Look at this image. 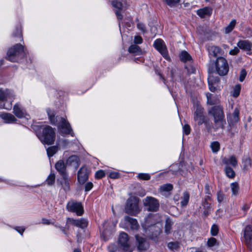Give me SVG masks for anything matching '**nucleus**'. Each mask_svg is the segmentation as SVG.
Here are the masks:
<instances>
[{
  "label": "nucleus",
  "instance_id": "nucleus-1",
  "mask_svg": "<svg viewBox=\"0 0 252 252\" xmlns=\"http://www.w3.org/2000/svg\"><path fill=\"white\" fill-rule=\"evenodd\" d=\"M208 113L213 119V128L215 131L224 128L226 123L221 106L220 105L213 106L208 110Z\"/></svg>",
  "mask_w": 252,
  "mask_h": 252
},
{
  "label": "nucleus",
  "instance_id": "nucleus-2",
  "mask_svg": "<svg viewBox=\"0 0 252 252\" xmlns=\"http://www.w3.org/2000/svg\"><path fill=\"white\" fill-rule=\"evenodd\" d=\"M47 113L51 123L57 125L62 133L69 134L72 131L69 123L63 118L55 117L54 112L49 109H47Z\"/></svg>",
  "mask_w": 252,
  "mask_h": 252
},
{
  "label": "nucleus",
  "instance_id": "nucleus-3",
  "mask_svg": "<svg viewBox=\"0 0 252 252\" xmlns=\"http://www.w3.org/2000/svg\"><path fill=\"white\" fill-rule=\"evenodd\" d=\"M26 56L24 46L20 44H16L10 48L7 52L6 59L12 62H18Z\"/></svg>",
  "mask_w": 252,
  "mask_h": 252
},
{
  "label": "nucleus",
  "instance_id": "nucleus-4",
  "mask_svg": "<svg viewBox=\"0 0 252 252\" xmlns=\"http://www.w3.org/2000/svg\"><path fill=\"white\" fill-rule=\"evenodd\" d=\"M14 98L15 95L12 91L0 89V108L11 110L12 101Z\"/></svg>",
  "mask_w": 252,
  "mask_h": 252
},
{
  "label": "nucleus",
  "instance_id": "nucleus-5",
  "mask_svg": "<svg viewBox=\"0 0 252 252\" xmlns=\"http://www.w3.org/2000/svg\"><path fill=\"white\" fill-rule=\"evenodd\" d=\"M55 132L53 128L49 126L43 128L42 133L38 135L41 142L44 144L52 145L55 140Z\"/></svg>",
  "mask_w": 252,
  "mask_h": 252
},
{
  "label": "nucleus",
  "instance_id": "nucleus-6",
  "mask_svg": "<svg viewBox=\"0 0 252 252\" xmlns=\"http://www.w3.org/2000/svg\"><path fill=\"white\" fill-rule=\"evenodd\" d=\"M139 199L135 196H130L127 200L125 212L131 216H136L140 211L139 208Z\"/></svg>",
  "mask_w": 252,
  "mask_h": 252
},
{
  "label": "nucleus",
  "instance_id": "nucleus-7",
  "mask_svg": "<svg viewBox=\"0 0 252 252\" xmlns=\"http://www.w3.org/2000/svg\"><path fill=\"white\" fill-rule=\"evenodd\" d=\"M143 206L150 212H157L158 210L159 203L158 200L152 196H147L143 200Z\"/></svg>",
  "mask_w": 252,
  "mask_h": 252
},
{
  "label": "nucleus",
  "instance_id": "nucleus-8",
  "mask_svg": "<svg viewBox=\"0 0 252 252\" xmlns=\"http://www.w3.org/2000/svg\"><path fill=\"white\" fill-rule=\"evenodd\" d=\"M216 69L217 73L220 76L227 74L229 66L227 61L223 57H219L216 62Z\"/></svg>",
  "mask_w": 252,
  "mask_h": 252
},
{
  "label": "nucleus",
  "instance_id": "nucleus-9",
  "mask_svg": "<svg viewBox=\"0 0 252 252\" xmlns=\"http://www.w3.org/2000/svg\"><path fill=\"white\" fill-rule=\"evenodd\" d=\"M67 210L71 212L75 213L77 216H82L84 213V209L80 202L70 201L66 205Z\"/></svg>",
  "mask_w": 252,
  "mask_h": 252
},
{
  "label": "nucleus",
  "instance_id": "nucleus-10",
  "mask_svg": "<svg viewBox=\"0 0 252 252\" xmlns=\"http://www.w3.org/2000/svg\"><path fill=\"white\" fill-rule=\"evenodd\" d=\"M154 46L166 60L169 59L166 46L162 39H158L156 40L154 42Z\"/></svg>",
  "mask_w": 252,
  "mask_h": 252
},
{
  "label": "nucleus",
  "instance_id": "nucleus-11",
  "mask_svg": "<svg viewBox=\"0 0 252 252\" xmlns=\"http://www.w3.org/2000/svg\"><path fill=\"white\" fill-rule=\"evenodd\" d=\"M119 243L126 252H132L130 248V242L128 235L125 232L120 233L119 238Z\"/></svg>",
  "mask_w": 252,
  "mask_h": 252
},
{
  "label": "nucleus",
  "instance_id": "nucleus-12",
  "mask_svg": "<svg viewBox=\"0 0 252 252\" xmlns=\"http://www.w3.org/2000/svg\"><path fill=\"white\" fill-rule=\"evenodd\" d=\"M244 239L248 248L252 249V226L248 225L246 227L244 233Z\"/></svg>",
  "mask_w": 252,
  "mask_h": 252
},
{
  "label": "nucleus",
  "instance_id": "nucleus-13",
  "mask_svg": "<svg viewBox=\"0 0 252 252\" xmlns=\"http://www.w3.org/2000/svg\"><path fill=\"white\" fill-rule=\"evenodd\" d=\"M209 88L210 91L215 92L218 87L220 82V78L210 74L208 78Z\"/></svg>",
  "mask_w": 252,
  "mask_h": 252
},
{
  "label": "nucleus",
  "instance_id": "nucleus-14",
  "mask_svg": "<svg viewBox=\"0 0 252 252\" xmlns=\"http://www.w3.org/2000/svg\"><path fill=\"white\" fill-rule=\"evenodd\" d=\"M77 179L80 184H83L88 178L87 168L85 166H82L78 171Z\"/></svg>",
  "mask_w": 252,
  "mask_h": 252
},
{
  "label": "nucleus",
  "instance_id": "nucleus-15",
  "mask_svg": "<svg viewBox=\"0 0 252 252\" xmlns=\"http://www.w3.org/2000/svg\"><path fill=\"white\" fill-rule=\"evenodd\" d=\"M67 223H71L73 225L81 228L86 227L88 225V221L85 219L75 220L71 218H68L67 219Z\"/></svg>",
  "mask_w": 252,
  "mask_h": 252
},
{
  "label": "nucleus",
  "instance_id": "nucleus-16",
  "mask_svg": "<svg viewBox=\"0 0 252 252\" xmlns=\"http://www.w3.org/2000/svg\"><path fill=\"white\" fill-rule=\"evenodd\" d=\"M137 248L140 251L145 250L148 247V244L146 239L139 235H135Z\"/></svg>",
  "mask_w": 252,
  "mask_h": 252
},
{
  "label": "nucleus",
  "instance_id": "nucleus-17",
  "mask_svg": "<svg viewBox=\"0 0 252 252\" xmlns=\"http://www.w3.org/2000/svg\"><path fill=\"white\" fill-rule=\"evenodd\" d=\"M67 166H71L76 169L79 166V158L75 155L70 156L66 161Z\"/></svg>",
  "mask_w": 252,
  "mask_h": 252
},
{
  "label": "nucleus",
  "instance_id": "nucleus-18",
  "mask_svg": "<svg viewBox=\"0 0 252 252\" xmlns=\"http://www.w3.org/2000/svg\"><path fill=\"white\" fill-rule=\"evenodd\" d=\"M111 4L114 7L117 9L115 11V14L117 18L120 20L122 19L123 16L121 11L122 10L123 4L117 0H114L111 1Z\"/></svg>",
  "mask_w": 252,
  "mask_h": 252
},
{
  "label": "nucleus",
  "instance_id": "nucleus-19",
  "mask_svg": "<svg viewBox=\"0 0 252 252\" xmlns=\"http://www.w3.org/2000/svg\"><path fill=\"white\" fill-rule=\"evenodd\" d=\"M13 112L15 115L19 118L24 117L26 114L25 109L19 103H16L14 105Z\"/></svg>",
  "mask_w": 252,
  "mask_h": 252
},
{
  "label": "nucleus",
  "instance_id": "nucleus-20",
  "mask_svg": "<svg viewBox=\"0 0 252 252\" xmlns=\"http://www.w3.org/2000/svg\"><path fill=\"white\" fill-rule=\"evenodd\" d=\"M66 166L63 160H60L56 162L55 168L61 175H63L67 174L66 168Z\"/></svg>",
  "mask_w": 252,
  "mask_h": 252
},
{
  "label": "nucleus",
  "instance_id": "nucleus-21",
  "mask_svg": "<svg viewBox=\"0 0 252 252\" xmlns=\"http://www.w3.org/2000/svg\"><path fill=\"white\" fill-rule=\"evenodd\" d=\"M61 176L60 184L65 191H67L69 189L70 182L68 174L61 175Z\"/></svg>",
  "mask_w": 252,
  "mask_h": 252
},
{
  "label": "nucleus",
  "instance_id": "nucleus-22",
  "mask_svg": "<svg viewBox=\"0 0 252 252\" xmlns=\"http://www.w3.org/2000/svg\"><path fill=\"white\" fill-rule=\"evenodd\" d=\"M125 220L130 224V228L132 230H137L138 229L139 225L136 219L129 216H126L125 217Z\"/></svg>",
  "mask_w": 252,
  "mask_h": 252
},
{
  "label": "nucleus",
  "instance_id": "nucleus-23",
  "mask_svg": "<svg viewBox=\"0 0 252 252\" xmlns=\"http://www.w3.org/2000/svg\"><path fill=\"white\" fill-rule=\"evenodd\" d=\"M0 117L3 119L6 123H14L17 121L16 118L10 113H2Z\"/></svg>",
  "mask_w": 252,
  "mask_h": 252
},
{
  "label": "nucleus",
  "instance_id": "nucleus-24",
  "mask_svg": "<svg viewBox=\"0 0 252 252\" xmlns=\"http://www.w3.org/2000/svg\"><path fill=\"white\" fill-rule=\"evenodd\" d=\"M208 51L210 56L214 57H217L218 56L221 55V49L216 46H210L208 48Z\"/></svg>",
  "mask_w": 252,
  "mask_h": 252
},
{
  "label": "nucleus",
  "instance_id": "nucleus-25",
  "mask_svg": "<svg viewBox=\"0 0 252 252\" xmlns=\"http://www.w3.org/2000/svg\"><path fill=\"white\" fill-rule=\"evenodd\" d=\"M237 45L240 49L248 51H251L252 47V43L248 40H240Z\"/></svg>",
  "mask_w": 252,
  "mask_h": 252
},
{
  "label": "nucleus",
  "instance_id": "nucleus-26",
  "mask_svg": "<svg viewBox=\"0 0 252 252\" xmlns=\"http://www.w3.org/2000/svg\"><path fill=\"white\" fill-rule=\"evenodd\" d=\"M222 162L225 165H231L233 167H236L237 165V160L235 156H232L229 158H223Z\"/></svg>",
  "mask_w": 252,
  "mask_h": 252
},
{
  "label": "nucleus",
  "instance_id": "nucleus-27",
  "mask_svg": "<svg viewBox=\"0 0 252 252\" xmlns=\"http://www.w3.org/2000/svg\"><path fill=\"white\" fill-rule=\"evenodd\" d=\"M239 110L237 108H235L229 117L230 122L232 124L237 123L239 120Z\"/></svg>",
  "mask_w": 252,
  "mask_h": 252
},
{
  "label": "nucleus",
  "instance_id": "nucleus-28",
  "mask_svg": "<svg viewBox=\"0 0 252 252\" xmlns=\"http://www.w3.org/2000/svg\"><path fill=\"white\" fill-rule=\"evenodd\" d=\"M193 109V114L204 115V109L199 102H194Z\"/></svg>",
  "mask_w": 252,
  "mask_h": 252
},
{
  "label": "nucleus",
  "instance_id": "nucleus-29",
  "mask_svg": "<svg viewBox=\"0 0 252 252\" xmlns=\"http://www.w3.org/2000/svg\"><path fill=\"white\" fill-rule=\"evenodd\" d=\"M212 13L211 9L208 7H205L202 9H200L197 10V14L200 17H204L206 15H210Z\"/></svg>",
  "mask_w": 252,
  "mask_h": 252
},
{
  "label": "nucleus",
  "instance_id": "nucleus-30",
  "mask_svg": "<svg viewBox=\"0 0 252 252\" xmlns=\"http://www.w3.org/2000/svg\"><path fill=\"white\" fill-rule=\"evenodd\" d=\"M193 120L198 125L206 124V118L204 115L193 114Z\"/></svg>",
  "mask_w": 252,
  "mask_h": 252
},
{
  "label": "nucleus",
  "instance_id": "nucleus-31",
  "mask_svg": "<svg viewBox=\"0 0 252 252\" xmlns=\"http://www.w3.org/2000/svg\"><path fill=\"white\" fill-rule=\"evenodd\" d=\"M202 206L204 209L203 214L205 216L207 217L210 214L211 211H212L211 204L207 201L204 200L202 202Z\"/></svg>",
  "mask_w": 252,
  "mask_h": 252
},
{
  "label": "nucleus",
  "instance_id": "nucleus-32",
  "mask_svg": "<svg viewBox=\"0 0 252 252\" xmlns=\"http://www.w3.org/2000/svg\"><path fill=\"white\" fill-rule=\"evenodd\" d=\"M180 60L183 62L190 61L192 60L190 55L186 51H182L180 54Z\"/></svg>",
  "mask_w": 252,
  "mask_h": 252
},
{
  "label": "nucleus",
  "instance_id": "nucleus-33",
  "mask_svg": "<svg viewBox=\"0 0 252 252\" xmlns=\"http://www.w3.org/2000/svg\"><path fill=\"white\" fill-rule=\"evenodd\" d=\"M128 52L135 55H139L142 52L139 46L136 44L131 45L128 48Z\"/></svg>",
  "mask_w": 252,
  "mask_h": 252
},
{
  "label": "nucleus",
  "instance_id": "nucleus-34",
  "mask_svg": "<svg viewBox=\"0 0 252 252\" xmlns=\"http://www.w3.org/2000/svg\"><path fill=\"white\" fill-rule=\"evenodd\" d=\"M173 189V185L171 184H166L162 185L159 188V192L163 194L165 192H168L172 190Z\"/></svg>",
  "mask_w": 252,
  "mask_h": 252
},
{
  "label": "nucleus",
  "instance_id": "nucleus-35",
  "mask_svg": "<svg viewBox=\"0 0 252 252\" xmlns=\"http://www.w3.org/2000/svg\"><path fill=\"white\" fill-rule=\"evenodd\" d=\"M173 224V222L171 220L169 219H166L164 229V232L166 234H169L171 233Z\"/></svg>",
  "mask_w": 252,
  "mask_h": 252
},
{
  "label": "nucleus",
  "instance_id": "nucleus-36",
  "mask_svg": "<svg viewBox=\"0 0 252 252\" xmlns=\"http://www.w3.org/2000/svg\"><path fill=\"white\" fill-rule=\"evenodd\" d=\"M167 247L172 251H177L180 248V243L178 241L171 242L168 244Z\"/></svg>",
  "mask_w": 252,
  "mask_h": 252
},
{
  "label": "nucleus",
  "instance_id": "nucleus-37",
  "mask_svg": "<svg viewBox=\"0 0 252 252\" xmlns=\"http://www.w3.org/2000/svg\"><path fill=\"white\" fill-rule=\"evenodd\" d=\"M189 198V192L185 191L183 193V196L181 202V206L184 207L187 205Z\"/></svg>",
  "mask_w": 252,
  "mask_h": 252
},
{
  "label": "nucleus",
  "instance_id": "nucleus-38",
  "mask_svg": "<svg viewBox=\"0 0 252 252\" xmlns=\"http://www.w3.org/2000/svg\"><path fill=\"white\" fill-rule=\"evenodd\" d=\"M236 24V21L235 19H233L231 21L229 25L226 26L225 28V33H230L234 29Z\"/></svg>",
  "mask_w": 252,
  "mask_h": 252
},
{
  "label": "nucleus",
  "instance_id": "nucleus-39",
  "mask_svg": "<svg viewBox=\"0 0 252 252\" xmlns=\"http://www.w3.org/2000/svg\"><path fill=\"white\" fill-rule=\"evenodd\" d=\"M58 150V146H54L48 148L46 149L47 153L49 157H52Z\"/></svg>",
  "mask_w": 252,
  "mask_h": 252
},
{
  "label": "nucleus",
  "instance_id": "nucleus-40",
  "mask_svg": "<svg viewBox=\"0 0 252 252\" xmlns=\"http://www.w3.org/2000/svg\"><path fill=\"white\" fill-rule=\"evenodd\" d=\"M55 181V175L54 173H51L47 178L45 182L48 186H52Z\"/></svg>",
  "mask_w": 252,
  "mask_h": 252
},
{
  "label": "nucleus",
  "instance_id": "nucleus-41",
  "mask_svg": "<svg viewBox=\"0 0 252 252\" xmlns=\"http://www.w3.org/2000/svg\"><path fill=\"white\" fill-rule=\"evenodd\" d=\"M13 36L19 38L20 41L23 40L21 28H18L15 30L13 33Z\"/></svg>",
  "mask_w": 252,
  "mask_h": 252
},
{
  "label": "nucleus",
  "instance_id": "nucleus-42",
  "mask_svg": "<svg viewBox=\"0 0 252 252\" xmlns=\"http://www.w3.org/2000/svg\"><path fill=\"white\" fill-rule=\"evenodd\" d=\"M231 189L233 195H236L238 193L239 187L237 183H233L230 185Z\"/></svg>",
  "mask_w": 252,
  "mask_h": 252
},
{
  "label": "nucleus",
  "instance_id": "nucleus-43",
  "mask_svg": "<svg viewBox=\"0 0 252 252\" xmlns=\"http://www.w3.org/2000/svg\"><path fill=\"white\" fill-rule=\"evenodd\" d=\"M225 172L226 175L230 178H233L235 176V172L233 171V170L229 167H226L225 168Z\"/></svg>",
  "mask_w": 252,
  "mask_h": 252
},
{
  "label": "nucleus",
  "instance_id": "nucleus-44",
  "mask_svg": "<svg viewBox=\"0 0 252 252\" xmlns=\"http://www.w3.org/2000/svg\"><path fill=\"white\" fill-rule=\"evenodd\" d=\"M243 164L244 168L246 169L249 168L251 166V159L249 157H245L243 159Z\"/></svg>",
  "mask_w": 252,
  "mask_h": 252
},
{
  "label": "nucleus",
  "instance_id": "nucleus-45",
  "mask_svg": "<svg viewBox=\"0 0 252 252\" xmlns=\"http://www.w3.org/2000/svg\"><path fill=\"white\" fill-rule=\"evenodd\" d=\"M211 148L213 152L217 153L218 152L220 149V145L218 142L215 141L213 142L211 144Z\"/></svg>",
  "mask_w": 252,
  "mask_h": 252
},
{
  "label": "nucleus",
  "instance_id": "nucleus-46",
  "mask_svg": "<svg viewBox=\"0 0 252 252\" xmlns=\"http://www.w3.org/2000/svg\"><path fill=\"white\" fill-rule=\"evenodd\" d=\"M240 90L241 85L240 84H237L236 85H235L233 89L232 94L233 96L235 97H237L240 94Z\"/></svg>",
  "mask_w": 252,
  "mask_h": 252
},
{
  "label": "nucleus",
  "instance_id": "nucleus-47",
  "mask_svg": "<svg viewBox=\"0 0 252 252\" xmlns=\"http://www.w3.org/2000/svg\"><path fill=\"white\" fill-rule=\"evenodd\" d=\"M138 178L143 180H149L150 179L151 176L147 173H140L138 175Z\"/></svg>",
  "mask_w": 252,
  "mask_h": 252
},
{
  "label": "nucleus",
  "instance_id": "nucleus-48",
  "mask_svg": "<svg viewBox=\"0 0 252 252\" xmlns=\"http://www.w3.org/2000/svg\"><path fill=\"white\" fill-rule=\"evenodd\" d=\"M217 245V240L215 238L211 237L207 241V245L209 247H212Z\"/></svg>",
  "mask_w": 252,
  "mask_h": 252
},
{
  "label": "nucleus",
  "instance_id": "nucleus-49",
  "mask_svg": "<svg viewBox=\"0 0 252 252\" xmlns=\"http://www.w3.org/2000/svg\"><path fill=\"white\" fill-rule=\"evenodd\" d=\"M219 231V228L216 224H213L211 229V233L213 236H216Z\"/></svg>",
  "mask_w": 252,
  "mask_h": 252
},
{
  "label": "nucleus",
  "instance_id": "nucleus-50",
  "mask_svg": "<svg viewBox=\"0 0 252 252\" xmlns=\"http://www.w3.org/2000/svg\"><path fill=\"white\" fill-rule=\"evenodd\" d=\"M105 172L102 170H100L96 172L95 177L97 179H101L105 176Z\"/></svg>",
  "mask_w": 252,
  "mask_h": 252
},
{
  "label": "nucleus",
  "instance_id": "nucleus-51",
  "mask_svg": "<svg viewBox=\"0 0 252 252\" xmlns=\"http://www.w3.org/2000/svg\"><path fill=\"white\" fill-rule=\"evenodd\" d=\"M246 75H247V72L246 71L243 69L241 70V72H240V77H239V81L240 82H243L246 76Z\"/></svg>",
  "mask_w": 252,
  "mask_h": 252
},
{
  "label": "nucleus",
  "instance_id": "nucleus-52",
  "mask_svg": "<svg viewBox=\"0 0 252 252\" xmlns=\"http://www.w3.org/2000/svg\"><path fill=\"white\" fill-rule=\"evenodd\" d=\"M206 97H207V103L208 104L213 105V104H214V101H213V100L212 99V94H210L209 93H207L206 94Z\"/></svg>",
  "mask_w": 252,
  "mask_h": 252
},
{
  "label": "nucleus",
  "instance_id": "nucleus-53",
  "mask_svg": "<svg viewBox=\"0 0 252 252\" xmlns=\"http://www.w3.org/2000/svg\"><path fill=\"white\" fill-rule=\"evenodd\" d=\"M183 128V132L185 134L188 135L189 134V133L190 132V127L189 125H188V124L185 125L184 126Z\"/></svg>",
  "mask_w": 252,
  "mask_h": 252
},
{
  "label": "nucleus",
  "instance_id": "nucleus-54",
  "mask_svg": "<svg viewBox=\"0 0 252 252\" xmlns=\"http://www.w3.org/2000/svg\"><path fill=\"white\" fill-rule=\"evenodd\" d=\"M137 27L139 30L143 32H146L145 25L142 23L138 21V23L137 24Z\"/></svg>",
  "mask_w": 252,
  "mask_h": 252
},
{
  "label": "nucleus",
  "instance_id": "nucleus-55",
  "mask_svg": "<svg viewBox=\"0 0 252 252\" xmlns=\"http://www.w3.org/2000/svg\"><path fill=\"white\" fill-rule=\"evenodd\" d=\"M186 69L189 73H194L195 72V67L192 65H189L186 66Z\"/></svg>",
  "mask_w": 252,
  "mask_h": 252
},
{
  "label": "nucleus",
  "instance_id": "nucleus-56",
  "mask_svg": "<svg viewBox=\"0 0 252 252\" xmlns=\"http://www.w3.org/2000/svg\"><path fill=\"white\" fill-rule=\"evenodd\" d=\"M224 198V195L222 192H218L217 194L218 201L220 203L222 202Z\"/></svg>",
  "mask_w": 252,
  "mask_h": 252
},
{
  "label": "nucleus",
  "instance_id": "nucleus-57",
  "mask_svg": "<svg viewBox=\"0 0 252 252\" xmlns=\"http://www.w3.org/2000/svg\"><path fill=\"white\" fill-rule=\"evenodd\" d=\"M142 38L140 36L137 35L134 37V42L135 44H140L142 42Z\"/></svg>",
  "mask_w": 252,
  "mask_h": 252
},
{
  "label": "nucleus",
  "instance_id": "nucleus-58",
  "mask_svg": "<svg viewBox=\"0 0 252 252\" xmlns=\"http://www.w3.org/2000/svg\"><path fill=\"white\" fill-rule=\"evenodd\" d=\"M93 187V185L91 182H88L85 185V191H88L90 190Z\"/></svg>",
  "mask_w": 252,
  "mask_h": 252
},
{
  "label": "nucleus",
  "instance_id": "nucleus-59",
  "mask_svg": "<svg viewBox=\"0 0 252 252\" xmlns=\"http://www.w3.org/2000/svg\"><path fill=\"white\" fill-rule=\"evenodd\" d=\"M109 177L112 179H117L119 177V174L117 172H111L109 174Z\"/></svg>",
  "mask_w": 252,
  "mask_h": 252
},
{
  "label": "nucleus",
  "instance_id": "nucleus-60",
  "mask_svg": "<svg viewBox=\"0 0 252 252\" xmlns=\"http://www.w3.org/2000/svg\"><path fill=\"white\" fill-rule=\"evenodd\" d=\"M239 49L237 47H235L234 49L230 50L229 54L232 55H235L238 53Z\"/></svg>",
  "mask_w": 252,
  "mask_h": 252
},
{
  "label": "nucleus",
  "instance_id": "nucleus-61",
  "mask_svg": "<svg viewBox=\"0 0 252 252\" xmlns=\"http://www.w3.org/2000/svg\"><path fill=\"white\" fill-rule=\"evenodd\" d=\"M15 229L21 235H23V233L25 230V228L23 227H16Z\"/></svg>",
  "mask_w": 252,
  "mask_h": 252
},
{
  "label": "nucleus",
  "instance_id": "nucleus-62",
  "mask_svg": "<svg viewBox=\"0 0 252 252\" xmlns=\"http://www.w3.org/2000/svg\"><path fill=\"white\" fill-rule=\"evenodd\" d=\"M167 3L168 5L170 6H172L174 4L178 3L179 2L180 0H166Z\"/></svg>",
  "mask_w": 252,
  "mask_h": 252
},
{
  "label": "nucleus",
  "instance_id": "nucleus-63",
  "mask_svg": "<svg viewBox=\"0 0 252 252\" xmlns=\"http://www.w3.org/2000/svg\"><path fill=\"white\" fill-rule=\"evenodd\" d=\"M205 193L207 194H211V191L210 190V187L209 185L206 184L205 186Z\"/></svg>",
  "mask_w": 252,
  "mask_h": 252
},
{
  "label": "nucleus",
  "instance_id": "nucleus-64",
  "mask_svg": "<svg viewBox=\"0 0 252 252\" xmlns=\"http://www.w3.org/2000/svg\"><path fill=\"white\" fill-rule=\"evenodd\" d=\"M42 222L44 224H49L50 223V221L46 219H42Z\"/></svg>",
  "mask_w": 252,
  "mask_h": 252
}]
</instances>
